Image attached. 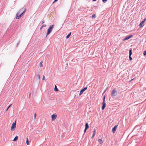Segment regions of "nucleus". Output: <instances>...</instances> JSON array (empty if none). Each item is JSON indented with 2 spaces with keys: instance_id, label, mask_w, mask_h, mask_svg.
Masks as SVG:
<instances>
[{
  "instance_id": "obj_5",
  "label": "nucleus",
  "mask_w": 146,
  "mask_h": 146,
  "mask_svg": "<svg viewBox=\"0 0 146 146\" xmlns=\"http://www.w3.org/2000/svg\"><path fill=\"white\" fill-rule=\"evenodd\" d=\"M105 96L104 97L103 99V102L102 103V109L103 110H104L106 106V104L105 102Z\"/></svg>"
},
{
  "instance_id": "obj_3",
  "label": "nucleus",
  "mask_w": 146,
  "mask_h": 146,
  "mask_svg": "<svg viewBox=\"0 0 146 146\" xmlns=\"http://www.w3.org/2000/svg\"><path fill=\"white\" fill-rule=\"evenodd\" d=\"M54 25H53L50 26L49 28L48 29V30H47V33L46 34V36H47L48 35H49L50 33L52 32V30L53 28L54 27Z\"/></svg>"
},
{
  "instance_id": "obj_4",
  "label": "nucleus",
  "mask_w": 146,
  "mask_h": 146,
  "mask_svg": "<svg viewBox=\"0 0 146 146\" xmlns=\"http://www.w3.org/2000/svg\"><path fill=\"white\" fill-rule=\"evenodd\" d=\"M117 94V92L115 88L111 92V95L112 97L116 96Z\"/></svg>"
},
{
  "instance_id": "obj_28",
  "label": "nucleus",
  "mask_w": 146,
  "mask_h": 146,
  "mask_svg": "<svg viewBox=\"0 0 146 146\" xmlns=\"http://www.w3.org/2000/svg\"><path fill=\"white\" fill-rule=\"evenodd\" d=\"M131 56H129V60H132V58L131 57Z\"/></svg>"
},
{
  "instance_id": "obj_32",
  "label": "nucleus",
  "mask_w": 146,
  "mask_h": 146,
  "mask_svg": "<svg viewBox=\"0 0 146 146\" xmlns=\"http://www.w3.org/2000/svg\"><path fill=\"white\" fill-rule=\"evenodd\" d=\"M45 77L44 76H43V78H42V80H45Z\"/></svg>"
},
{
  "instance_id": "obj_6",
  "label": "nucleus",
  "mask_w": 146,
  "mask_h": 146,
  "mask_svg": "<svg viewBox=\"0 0 146 146\" xmlns=\"http://www.w3.org/2000/svg\"><path fill=\"white\" fill-rule=\"evenodd\" d=\"M16 125V121L14 123H13L11 127V130L13 131L14 130L15 127Z\"/></svg>"
},
{
  "instance_id": "obj_26",
  "label": "nucleus",
  "mask_w": 146,
  "mask_h": 146,
  "mask_svg": "<svg viewBox=\"0 0 146 146\" xmlns=\"http://www.w3.org/2000/svg\"><path fill=\"white\" fill-rule=\"evenodd\" d=\"M143 54L145 56L146 55V50H145L144 51V52H143Z\"/></svg>"
},
{
  "instance_id": "obj_21",
  "label": "nucleus",
  "mask_w": 146,
  "mask_h": 146,
  "mask_svg": "<svg viewBox=\"0 0 146 146\" xmlns=\"http://www.w3.org/2000/svg\"><path fill=\"white\" fill-rule=\"evenodd\" d=\"M132 54V49H130L129 50V56H131V55Z\"/></svg>"
},
{
  "instance_id": "obj_10",
  "label": "nucleus",
  "mask_w": 146,
  "mask_h": 146,
  "mask_svg": "<svg viewBox=\"0 0 146 146\" xmlns=\"http://www.w3.org/2000/svg\"><path fill=\"white\" fill-rule=\"evenodd\" d=\"M89 125L88 123H86L85 124V128L84 130V132L85 133L86 132V130L88 128Z\"/></svg>"
},
{
  "instance_id": "obj_12",
  "label": "nucleus",
  "mask_w": 146,
  "mask_h": 146,
  "mask_svg": "<svg viewBox=\"0 0 146 146\" xmlns=\"http://www.w3.org/2000/svg\"><path fill=\"white\" fill-rule=\"evenodd\" d=\"M20 14L19 13H17L16 14V18L17 19H19L21 17H19V15Z\"/></svg>"
},
{
  "instance_id": "obj_18",
  "label": "nucleus",
  "mask_w": 146,
  "mask_h": 146,
  "mask_svg": "<svg viewBox=\"0 0 146 146\" xmlns=\"http://www.w3.org/2000/svg\"><path fill=\"white\" fill-rule=\"evenodd\" d=\"M71 33L70 32L67 36H66V38H68L71 35Z\"/></svg>"
},
{
  "instance_id": "obj_11",
  "label": "nucleus",
  "mask_w": 146,
  "mask_h": 146,
  "mask_svg": "<svg viewBox=\"0 0 146 146\" xmlns=\"http://www.w3.org/2000/svg\"><path fill=\"white\" fill-rule=\"evenodd\" d=\"M39 71H38V73L37 74L36 73L35 75V76L37 77L38 79H39L40 78V74H39Z\"/></svg>"
},
{
  "instance_id": "obj_15",
  "label": "nucleus",
  "mask_w": 146,
  "mask_h": 146,
  "mask_svg": "<svg viewBox=\"0 0 146 146\" xmlns=\"http://www.w3.org/2000/svg\"><path fill=\"white\" fill-rule=\"evenodd\" d=\"M96 132V130L95 129H94V130L93 131V135L92 137L94 136L95 135V134Z\"/></svg>"
},
{
  "instance_id": "obj_31",
  "label": "nucleus",
  "mask_w": 146,
  "mask_h": 146,
  "mask_svg": "<svg viewBox=\"0 0 146 146\" xmlns=\"http://www.w3.org/2000/svg\"><path fill=\"white\" fill-rule=\"evenodd\" d=\"M58 0H54V1L53 2V3H54L56 2Z\"/></svg>"
},
{
  "instance_id": "obj_1",
  "label": "nucleus",
  "mask_w": 146,
  "mask_h": 146,
  "mask_svg": "<svg viewBox=\"0 0 146 146\" xmlns=\"http://www.w3.org/2000/svg\"><path fill=\"white\" fill-rule=\"evenodd\" d=\"M26 11V7H24L20 9L18 12V13H19L20 14L19 17H21L23 16L24 14Z\"/></svg>"
},
{
  "instance_id": "obj_17",
  "label": "nucleus",
  "mask_w": 146,
  "mask_h": 146,
  "mask_svg": "<svg viewBox=\"0 0 146 146\" xmlns=\"http://www.w3.org/2000/svg\"><path fill=\"white\" fill-rule=\"evenodd\" d=\"M54 90L56 91H58V89L56 85H55L54 88Z\"/></svg>"
},
{
  "instance_id": "obj_19",
  "label": "nucleus",
  "mask_w": 146,
  "mask_h": 146,
  "mask_svg": "<svg viewBox=\"0 0 146 146\" xmlns=\"http://www.w3.org/2000/svg\"><path fill=\"white\" fill-rule=\"evenodd\" d=\"M46 25H43L41 26V27H40V29L41 30L42 29V28H43V27H46Z\"/></svg>"
},
{
  "instance_id": "obj_23",
  "label": "nucleus",
  "mask_w": 146,
  "mask_h": 146,
  "mask_svg": "<svg viewBox=\"0 0 146 146\" xmlns=\"http://www.w3.org/2000/svg\"><path fill=\"white\" fill-rule=\"evenodd\" d=\"M12 105V104H11L10 105H9L7 108V109L6 110V111H7L8 110V109H9V108Z\"/></svg>"
},
{
  "instance_id": "obj_25",
  "label": "nucleus",
  "mask_w": 146,
  "mask_h": 146,
  "mask_svg": "<svg viewBox=\"0 0 146 146\" xmlns=\"http://www.w3.org/2000/svg\"><path fill=\"white\" fill-rule=\"evenodd\" d=\"M45 22V21L44 20H42L41 21V23L42 24H44Z\"/></svg>"
},
{
  "instance_id": "obj_30",
  "label": "nucleus",
  "mask_w": 146,
  "mask_h": 146,
  "mask_svg": "<svg viewBox=\"0 0 146 146\" xmlns=\"http://www.w3.org/2000/svg\"><path fill=\"white\" fill-rule=\"evenodd\" d=\"M103 1L104 3H105L107 1V0H102Z\"/></svg>"
},
{
  "instance_id": "obj_9",
  "label": "nucleus",
  "mask_w": 146,
  "mask_h": 146,
  "mask_svg": "<svg viewBox=\"0 0 146 146\" xmlns=\"http://www.w3.org/2000/svg\"><path fill=\"white\" fill-rule=\"evenodd\" d=\"M57 117V115L56 113H54L52 116V120H53L55 119Z\"/></svg>"
},
{
  "instance_id": "obj_14",
  "label": "nucleus",
  "mask_w": 146,
  "mask_h": 146,
  "mask_svg": "<svg viewBox=\"0 0 146 146\" xmlns=\"http://www.w3.org/2000/svg\"><path fill=\"white\" fill-rule=\"evenodd\" d=\"M98 141L100 143V144H102L103 143V142L102 140L101 139H99L98 140Z\"/></svg>"
},
{
  "instance_id": "obj_34",
  "label": "nucleus",
  "mask_w": 146,
  "mask_h": 146,
  "mask_svg": "<svg viewBox=\"0 0 146 146\" xmlns=\"http://www.w3.org/2000/svg\"><path fill=\"white\" fill-rule=\"evenodd\" d=\"M96 1V0H93V1Z\"/></svg>"
},
{
  "instance_id": "obj_7",
  "label": "nucleus",
  "mask_w": 146,
  "mask_h": 146,
  "mask_svg": "<svg viewBox=\"0 0 146 146\" xmlns=\"http://www.w3.org/2000/svg\"><path fill=\"white\" fill-rule=\"evenodd\" d=\"M133 36V35H131L129 36H127L124 39H123V40L125 41V40H127L130 38L132 37Z\"/></svg>"
},
{
  "instance_id": "obj_20",
  "label": "nucleus",
  "mask_w": 146,
  "mask_h": 146,
  "mask_svg": "<svg viewBox=\"0 0 146 146\" xmlns=\"http://www.w3.org/2000/svg\"><path fill=\"white\" fill-rule=\"evenodd\" d=\"M39 64V66L40 67H42V61H41L40 62Z\"/></svg>"
},
{
  "instance_id": "obj_8",
  "label": "nucleus",
  "mask_w": 146,
  "mask_h": 146,
  "mask_svg": "<svg viewBox=\"0 0 146 146\" xmlns=\"http://www.w3.org/2000/svg\"><path fill=\"white\" fill-rule=\"evenodd\" d=\"M117 125H115L114 126V127L112 129V131L113 133H114L116 131V129L117 128Z\"/></svg>"
},
{
  "instance_id": "obj_27",
  "label": "nucleus",
  "mask_w": 146,
  "mask_h": 146,
  "mask_svg": "<svg viewBox=\"0 0 146 146\" xmlns=\"http://www.w3.org/2000/svg\"><path fill=\"white\" fill-rule=\"evenodd\" d=\"M146 18H145L143 19V21H142V22H143V23H144V22L146 21Z\"/></svg>"
},
{
  "instance_id": "obj_29",
  "label": "nucleus",
  "mask_w": 146,
  "mask_h": 146,
  "mask_svg": "<svg viewBox=\"0 0 146 146\" xmlns=\"http://www.w3.org/2000/svg\"><path fill=\"white\" fill-rule=\"evenodd\" d=\"M95 17H96V15L95 14L93 15L92 16V17L95 18Z\"/></svg>"
},
{
  "instance_id": "obj_2",
  "label": "nucleus",
  "mask_w": 146,
  "mask_h": 146,
  "mask_svg": "<svg viewBox=\"0 0 146 146\" xmlns=\"http://www.w3.org/2000/svg\"><path fill=\"white\" fill-rule=\"evenodd\" d=\"M90 84H89L88 85H87L86 86V87H85L83 89H82L81 90V91H80V92L79 94V95H81L83 93V92L86 90L88 88V89H89V90H90V86H89Z\"/></svg>"
},
{
  "instance_id": "obj_24",
  "label": "nucleus",
  "mask_w": 146,
  "mask_h": 146,
  "mask_svg": "<svg viewBox=\"0 0 146 146\" xmlns=\"http://www.w3.org/2000/svg\"><path fill=\"white\" fill-rule=\"evenodd\" d=\"M36 116V113H35L34 114V117L35 119Z\"/></svg>"
},
{
  "instance_id": "obj_22",
  "label": "nucleus",
  "mask_w": 146,
  "mask_h": 146,
  "mask_svg": "<svg viewBox=\"0 0 146 146\" xmlns=\"http://www.w3.org/2000/svg\"><path fill=\"white\" fill-rule=\"evenodd\" d=\"M29 140H28V138H27V141H26V143H27V145H29Z\"/></svg>"
},
{
  "instance_id": "obj_13",
  "label": "nucleus",
  "mask_w": 146,
  "mask_h": 146,
  "mask_svg": "<svg viewBox=\"0 0 146 146\" xmlns=\"http://www.w3.org/2000/svg\"><path fill=\"white\" fill-rule=\"evenodd\" d=\"M144 23H143V22H141L140 25H139V27H143L144 25Z\"/></svg>"
},
{
  "instance_id": "obj_33",
  "label": "nucleus",
  "mask_w": 146,
  "mask_h": 146,
  "mask_svg": "<svg viewBox=\"0 0 146 146\" xmlns=\"http://www.w3.org/2000/svg\"><path fill=\"white\" fill-rule=\"evenodd\" d=\"M19 42H18V43L17 44V46H18L19 45Z\"/></svg>"
},
{
  "instance_id": "obj_16",
  "label": "nucleus",
  "mask_w": 146,
  "mask_h": 146,
  "mask_svg": "<svg viewBox=\"0 0 146 146\" xmlns=\"http://www.w3.org/2000/svg\"><path fill=\"white\" fill-rule=\"evenodd\" d=\"M18 136H16L14 138V139L13 140V141H17L18 139Z\"/></svg>"
}]
</instances>
